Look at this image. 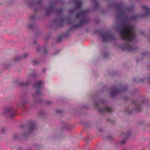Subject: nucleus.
<instances>
[{
    "mask_svg": "<svg viewBox=\"0 0 150 150\" xmlns=\"http://www.w3.org/2000/svg\"><path fill=\"white\" fill-rule=\"evenodd\" d=\"M120 33L121 37L124 40L131 41L134 38V28L129 23H125L122 24Z\"/></svg>",
    "mask_w": 150,
    "mask_h": 150,
    "instance_id": "nucleus-1",
    "label": "nucleus"
},
{
    "mask_svg": "<svg viewBox=\"0 0 150 150\" xmlns=\"http://www.w3.org/2000/svg\"><path fill=\"white\" fill-rule=\"evenodd\" d=\"M121 48L125 50L131 51L132 47L129 45H123L121 47Z\"/></svg>",
    "mask_w": 150,
    "mask_h": 150,
    "instance_id": "nucleus-2",
    "label": "nucleus"
},
{
    "mask_svg": "<svg viewBox=\"0 0 150 150\" xmlns=\"http://www.w3.org/2000/svg\"><path fill=\"white\" fill-rule=\"evenodd\" d=\"M142 8L146 12V14L143 16H144L150 15V14L149 13L150 10L149 8L146 6H142Z\"/></svg>",
    "mask_w": 150,
    "mask_h": 150,
    "instance_id": "nucleus-3",
    "label": "nucleus"
},
{
    "mask_svg": "<svg viewBox=\"0 0 150 150\" xmlns=\"http://www.w3.org/2000/svg\"><path fill=\"white\" fill-rule=\"evenodd\" d=\"M112 110V109L110 108L106 107H105L103 109H100L99 110V111L100 112H103L104 111H106L108 112H111Z\"/></svg>",
    "mask_w": 150,
    "mask_h": 150,
    "instance_id": "nucleus-4",
    "label": "nucleus"
},
{
    "mask_svg": "<svg viewBox=\"0 0 150 150\" xmlns=\"http://www.w3.org/2000/svg\"><path fill=\"white\" fill-rule=\"evenodd\" d=\"M119 92V90L115 88H113L111 92L112 96H114Z\"/></svg>",
    "mask_w": 150,
    "mask_h": 150,
    "instance_id": "nucleus-5",
    "label": "nucleus"
},
{
    "mask_svg": "<svg viewBox=\"0 0 150 150\" xmlns=\"http://www.w3.org/2000/svg\"><path fill=\"white\" fill-rule=\"evenodd\" d=\"M43 86V82L42 81H39L37 82L36 87L38 88H40Z\"/></svg>",
    "mask_w": 150,
    "mask_h": 150,
    "instance_id": "nucleus-6",
    "label": "nucleus"
},
{
    "mask_svg": "<svg viewBox=\"0 0 150 150\" xmlns=\"http://www.w3.org/2000/svg\"><path fill=\"white\" fill-rule=\"evenodd\" d=\"M110 35L107 33H105L103 36V40L105 41L108 39H110Z\"/></svg>",
    "mask_w": 150,
    "mask_h": 150,
    "instance_id": "nucleus-7",
    "label": "nucleus"
},
{
    "mask_svg": "<svg viewBox=\"0 0 150 150\" xmlns=\"http://www.w3.org/2000/svg\"><path fill=\"white\" fill-rule=\"evenodd\" d=\"M75 3L76 8H78L80 7L82 4L81 1L79 0H76Z\"/></svg>",
    "mask_w": 150,
    "mask_h": 150,
    "instance_id": "nucleus-8",
    "label": "nucleus"
},
{
    "mask_svg": "<svg viewBox=\"0 0 150 150\" xmlns=\"http://www.w3.org/2000/svg\"><path fill=\"white\" fill-rule=\"evenodd\" d=\"M29 83V82H27V83H25L24 82H21V83L20 85L22 86H26Z\"/></svg>",
    "mask_w": 150,
    "mask_h": 150,
    "instance_id": "nucleus-9",
    "label": "nucleus"
},
{
    "mask_svg": "<svg viewBox=\"0 0 150 150\" xmlns=\"http://www.w3.org/2000/svg\"><path fill=\"white\" fill-rule=\"evenodd\" d=\"M84 13V11H82L81 13H80L79 14V13H76V17L77 18H78L79 16H81V15H82L83 13Z\"/></svg>",
    "mask_w": 150,
    "mask_h": 150,
    "instance_id": "nucleus-10",
    "label": "nucleus"
},
{
    "mask_svg": "<svg viewBox=\"0 0 150 150\" xmlns=\"http://www.w3.org/2000/svg\"><path fill=\"white\" fill-rule=\"evenodd\" d=\"M33 62L35 63V64H36L38 63V62L36 61L35 60H33Z\"/></svg>",
    "mask_w": 150,
    "mask_h": 150,
    "instance_id": "nucleus-11",
    "label": "nucleus"
},
{
    "mask_svg": "<svg viewBox=\"0 0 150 150\" xmlns=\"http://www.w3.org/2000/svg\"><path fill=\"white\" fill-rule=\"evenodd\" d=\"M15 114V113H13V114H12L10 116L11 117H12L13 115H14Z\"/></svg>",
    "mask_w": 150,
    "mask_h": 150,
    "instance_id": "nucleus-12",
    "label": "nucleus"
},
{
    "mask_svg": "<svg viewBox=\"0 0 150 150\" xmlns=\"http://www.w3.org/2000/svg\"><path fill=\"white\" fill-rule=\"evenodd\" d=\"M34 126H33L31 128V129H34Z\"/></svg>",
    "mask_w": 150,
    "mask_h": 150,
    "instance_id": "nucleus-13",
    "label": "nucleus"
},
{
    "mask_svg": "<svg viewBox=\"0 0 150 150\" xmlns=\"http://www.w3.org/2000/svg\"><path fill=\"white\" fill-rule=\"evenodd\" d=\"M37 94H39V93H37Z\"/></svg>",
    "mask_w": 150,
    "mask_h": 150,
    "instance_id": "nucleus-14",
    "label": "nucleus"
}]
</instances>
